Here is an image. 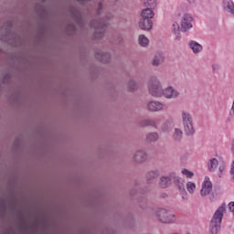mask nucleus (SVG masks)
I'll use <instances>...</instances> for the list:
<instances>
[{
    "instance_id": "6",
    "label": "nucleus",
    "mask_w": 234,
    "mask_h": 234,
    "mask_svg": "<svg viewBox=\"0 0 234 234\" xmlns=\"http://www.w3.org/2000/svg\"><path fill=\"white\" fill-rule=\"evenodd\" d=\"M69 15L80 28H85V21H83V14L80 9L71 6L69 7Z\"/></svg>"
},
{
    "instance_id": "43",
    "label": "nucleus",
    "mask_w": 234,
    "mask_h": 234,
    "mask_svg": "<svg viewBox=\"0 0 234 234\" xmlns=\"http://www.w3.org/2000/svg\"><path fill=\"white\" fill-rule=\"evenodd\" d=\"M103 234H114V230L111 229H107Z\"/></svg>"
},
{
    "instance_id": "3",
    "label": "nucleus",
    "mask_w": 234,
    "mask_h": 234,
    "mask_svg": "<svg viewBox=\"0 0 234 234\" xmlns=\"http://www.w3.org/2000/svg\"><path fill=\"white\" fill-rule=\"evenodd\" d=\"M225 212L226 204H223L217 209L211 219L209 234H218V231H220V225L222 224V218H224Z\"/></svg>"
},
{
    "instance_id": "42",
    "label": "nucleus",
    "mask_w": 234,
    "mask_h": 234,
    "mask_svg": "<svg viewBox=\"0 0 234 234\" xmlns=\"http://www.w3.org/2000/svg\"><path fill=\"white\" fill-rule=\"evenodd\" d=\"M123 42V37L122 35H119L117 37V43H122Z\"/></svg>"
},
{
    "instance_id": "34",
    "label": "nucleus",
    "mask_w": 234,
    "mask_h": 234,
    "mask_svg": "<svg viewBox=\"0 0 234 234\" xmlns=\"http://www.w3.org/2000/svg\"><path fill=\"white\" fill-rule=\"evenodd\" d=\"M35 10L38 16H45L47 14V10L41 4H37L35 7Z\"/></svg>"
},
{
    "instance_id": "11",
    "label": "nucleus",
    "mask_w": 234,
    "mask_h": 234,
    "mask_svg": "<svg viewBox=\"0 0 234 234\" xmlns=\"http://www.w3.org/2000/svg\"><path fill=\"white\" fill-rule=\"evenodd\" d=\"M171 176L174 184L178 187L180 193H186V180L182 179V177L178 176L175 172L171 173Z\"/></svg>"
},
{
    "instance_id": "41",
    "label": "nucleus",
    "mask_w": 234,
    "mask_h": 234,
    "mask_svg": "<svg viewBox=\"0 0 234 234\" xmlns=\"http://www.w3.org/2000/svg\"><path fill=\"white\" fill-rule=\"evenodd\" d=\"M212 69L214 70V72H218V70H220V65L213 64L212 65Z\"/></svg>"
},
{
    "instance_id": "26",
    "label": "nucleus",
    "mask_w": 234,
    "mask_h": 234,
    "mask_svg": "<svg viewBox=\"0 0 234 234\" xmlns=\"http://www.w3.org/2000/svg\"><path fill=\"white\" fill-rule=\"evenodd\" d=\"M208 171L211 173H214V171L217 170V167H218V160L217 158L210 159L207 164Z\"/></svg>"
},
{
    "instance_id": "10",
    "label": "nucleus",
    "mask_w": 234,
    "mask_h": 234,
    "mask_svg": "<svg viewBox=\"0 0 234 234\" xmlns=\"http://www.w3.org/2000/svg\"><path fill=\"white\" fill-rule=\"evenodd\" d=\"M162 96L166 98V100H175V98H178L180 96V92L172 86H168L163 90Z\"/></svg>"
},
{
    "instance_id": "15",
    "label": "nucleus",
    "mask_w": 234,
    "mask_h": 234,
    "mask_svg": "<svg viewBox=\"0 0 234 234\" xmlns=\"http://www.w3.org/2000/svg\"><path fill=\"white\" fill-rule=\"evenodd\" d=\"M139 28H141V30H146L147 32L153 30V20L141 17L139 20Z\"/></svg>"
},
{
    "instance_id": "18",
    "label": "nucleus",
    "mask_w": 234,
    "mask_h": 234,
    "mask_svg": "<svg viewBox=\"0 0 234 234\" xmlns=\"http://www.w3.org/2000/svg\"><path fill=\"white\" fill-rule=\"evenodd\" d=\"M95 58H97L99 61H101V63H109V61H111V53L97 50Z\"/></svg>"
},
{
    "instance_id": "38",
    "label": "nucleus",
    "mask_w": 234,
    "mask_h": 234,
    "mask_svg": "<svg viewBox=\"0 0 234 234\" xmlns=\"http://www.w3.org/2000/svg\"><path fill=\"white\" fill-rule=\"evenodd\" d=\"M182 175H185V176H186V178H193V176H195V174L187 169H183L182 170Z\"/></svg>"
},
{
    "instance_id": "16",
    "label": "nucleus",
    "mask_w": 234,
    "mask_h": 234,
    "mask_svg": "<svg viewBox=\"0 0 234 234\" xmlns=\"http://www.w3.org/2000/svg\"><path fill=\"white\" fill-rule=\"evenodd\" d=\"M165 61V56L162 52H157L154 56L152 59V65L153 67H160V65H164V62Z\"/></svg>"
},
{
    "instance_id": "14",
    "label": "nucleus",
    "mask_w": 234,
    "mask_h": 234,
    "mask_svg": "<svg viewBox=\"0 0 234 234\" xmlns=\"http://www.w3.org/2000/svg\"><path fill=\"white\" fill-rule=\"evenodd\" d=\"M173 184V176L171 173L168 176H162L159 179V186L162 189H167Z\"/></svg>"
},
{
    "instance_id": "5",
    "label": "nucleus",
    "mask_w": 234,
    "mask_h": 234,
    "mask_svg": "<svg viewBox=\"0 0 234 234\" xmlns=\"http://www.w3.org/2000/svg\"><path fill=\"white\" fill-rule=\"evenodd\" d=\"M148 92L150 96L154 98H162L164 88H162V82L156 77H152L148 80Z\"/></svg>"
},
{
    "instance_id": "23",
    "label": "nucleus",
    "mask_w": 234,
    "mask_h": 234,
    "mask_svg": "<svg viewBox=\"0 0 234 234\" xmlns=\"http://www.w3.org/2000/svg\"><path fill=\"white\" fill-rule=\"evenodd\" d=\"M223 7L226 12L234 16V3L231 0H225L223 2Z\"/></svg>"
},
{
    "instance_id": "40",
    "label": "nucleus",
    "mask_w": 234,
    "mask_h": 234,
    "mask_svg": "<svg viewBox=\"0 0 234 234\" xmlns=\"http://www.w3.org/2000/svg\"><path fill=\"white\" fill-rule=\"evenodd\" d=\"M161 131L163 133H167L169 131V122H165L162 126H161Z\"/></svg>"
},
{
    "instance_id": "19",
    "label": "nucleus",
    "mask_w": 234,
    "mask_h": 234,
    "mask_svg": "<svg viewBox=\"0 0 234 234\" xmlns=\"http://www.w3.org/2000/svg\"><path fill=\"white\" fill-rule=\"evenodd\" d=\"M156 8L146 7L141 12V18L143 19H153L154 17V11Z\"/></svg>"
},
{
    "instance_id": "45",
    "label": "nucleus",
    "mask_w": 234,
    "mask_h": 234,
    "mask_svg": "<svg viewBox=\"0 0 234 234\" xmlns=\"http://www.w3.org/2000/svg\"><path fill=\"white\" fill-rule=\"evenodd\" d=\"M196 2H197V0H188V3H189L190 5H195Z\"/></svg>"
},
{
    "instance_id": "12",
    "label": "nucleus",
    "mask_w": 234,
    "mask_h": 234,
    "mask_svg": "<svg viewBox=\"0 0 234 234\" xmlns=\"http://www.w3.org/2000/svg\"><path fill=\"white\" fill-rule=\"evenodd\" d=\"M211 191H213V185L209 181V178L207 177L201 188V197H207V195L211 194Z\"/></svg>"
},
{
    "instance_id": "32",
    "label": "nucleus",
    "mask_w": 234,
    "mask_h": 234,
    "mask_svg": "<svg viewBox=\"0 0 234 234\" xmlns=\"http://www.w3.org/2000/svg\"><path fill=\"white\" fill-rule=\"evenodd\" d=\"M27 229H28V226L25 225V219L19 217V230L21 233L27 234Z\"/></svg>"
},
{
    "instance_id": "47",
    "label": "nucleus",
    "mask_w": 234,
    "mask_h": 234,
    "mask_svg": "<svg viewBox=\"0 0 234 234\" xmlns=\"http://www.w3.org/2000/svg\"><path fill=\"white\" fill-rule=\"evenodd\" d=\"M114 1H120V0H114Z\"/></svg>"
},
{
    "instance_id": "39",
    "label": "nucleus",
    "mask_w": 234,
    "mask_h": 234,
    "mask_svg": "<svg viewBox=\"0 0 234 234\" xmlns=\"http://www.w3.org/2000/svg\"><path fill=\"white\" fill-rule=\"evenodd\" d=\"M102 11H103V3L99 2L98 7H97V16H101Z\"/></svg>"
},
{
    "instance_id": "29",
    "label": "nucleus",
    "mask_w": 234,
    "mask_h": 234,
    "mask_svg": "<svg viewBox=\"0 0 234 234\" xmlns=\"http://www.w3.org/2000/svg\"><path fill=\"white\" fill-rule=\"evenodd\" d=\"M11 81H12V75L10 73L5 74L3 80H0V90L3 85H10Z\"/></svg>"
},
{
    "instance_id": "27",
    "label": "nucleus",
    "mask_w": 234,
    "mask_h": 234,
    "mask_svg": "<svg viewBox=\"0 0 234 234\" xmlns=\"http://www.w3.org/2000/svg\"><path fill=\"white\" fill-rule=\"evenodd\" d=\"M143 5L145 8H156L158 0H143Z\"/></svg>"
},
{
    "instance_id": "7",
    "label": "nucleus",
    "mask_w": 234,
    "mask_h": 234,
    "mask_svg": "<svg viewBox=\"0 0 234 234\" xmlns=\"http://www.w3.org/2000/svg\"><path fill=\"white\" fill-rule=\"evenodd\" d=\"M146 107L150 112H160L162 111H167V105L158 101H148Z\"/></svg>"
},
{
    "instance_id": "44",
    "label": "nucleus",
    "mask_w": 234,
    "mask_h": 234,
    "mask_svg": "<svg viewBox=\"0 0 234 234\" xmlns=\"http://www.w3.org/2000/svg\"><path fill=\"white\" fill-rule=\"evenodd\" d=\"M218 169H219V172L222 173V171H224V169L226 168L224 165H220Z\"/></svg>"
},
{
    "instance_id": "8",
    "label": "nucleus",
    "mask_w": 234,
    "mask_h": 234,
    "mask_svg": "<svg viewBox=\"0 0 234 234\" xmlns=\"http://www.w3.org/2000/svg\"><path fill=\"white\" fill-rule=\"evenodd\" d=\"M193 16L189 14H185L181 18V32H187L193 28Z\"/></svg>"
},
{
    "instance_id": "17",
    "label": "nucleus",
    "mask_w": 234,
    "mask_h": 234,
    "mask_svg": "<svg viewBox=\"0 0 234 234\" xmlns=\"http://www.w3.org/2000/svg\"><path fill=\"white\" fill-rule=\"evenodd\" d=\"M158 176H160V170L158 169H154L146 172L145 178L147 184H153V182H154L155 178H158Z\"/></svg>"
},
{
    "instance_id": "22",
    "label": "nucleus",
    "mask_w": 234,
    "mask_h": 234,
    "mask_svg": "<svg viewBox=\"0 0 234 234\" xmlns=\"http://www.w3.org/2000/svg\"><path fill=\"white\" fill-rule=\"evenodd\" d=\"M188 47L192 49L194 54H199V52L203 49L202 45L195 40L190 41L188 43Z\"/></svg>"
},
{
    "instance_id": "4",
    "label": "nucleus",
    "mask_w": 234,
    "mask_h": 234,
    "mask_svg": "<svg viewBox=\"0 0 234 234\" xmlns=\"http://www.w3.org/2000/svg\"><path fill=\"white\" fill-rule=\"evenodd\" d=\"M155 218L161 224H176V215L169 209L158 208L155 211Z\"/></svg>"
},
{
    "instance_id": "9",
    "label": "nucleus",
    "mask_w": 234,
    "mask_h": 234,
    "mask_svg": "<svg viewBox=\"0 0 234 234\" xmlns=\"http://www.w3.org/2000/svg\"><path fill=\"white\" fill-rule=\"evenodd\" d=\"M147 152L144 150H137L132 157V162L140 165L142 164H145V162H147Z\"/></svg>"
},
{
    "instance_id": "37",
    "label": "nucleus",
    "mask_w": 234,
    "mask_h": 234,
    "mask_svg": "<svg viewBox=\"0 0 234 234\" xmlns=\"http://www.w3.org/2000/svg\"><path fill=\"white\" fill-rule=\"evenodd\" d=\"M6 211V201L5 198L0 197V213H5Z\"/></svg>"
},
{
    "instance_id": "1",
    "label": "nucleus",
    "mask_w": 234,
    "mask_h": 234,
    "mask_svg": "<svg viewBox=\"0 0 234 234\" xmlns=\"http://www.w3.org/2000/svg\"><path fill=\"white\" fill-rule=\"evenodd\" d=\"M0 41L12 47H23L25 39L22 35L12 32V21L5 22L0 27Z\"/></svg>"
},
{
    "instance_id": "46",
    "label": "nucleus",
    "mask_w": 234,
    "mask_h": 234,
    "mask_svg": "<svg viewBox=\"0 0 234 234\" xmlns=\"http://www.w3.org/2000/svg\"><path fill=\"white\" fill-rule=\"evenodd\" d=\"M232 151H233V153H234V144H232Z\"/></svg>"
},
{
    "instance_id": "25",
    "label": "nucleus",
    "mask_w": 234,
    "mask_h": 234,
    "mask_svg": "<svg viewBox=\"0 0 234 234\" xmlns=\"http://www.w3.org/2000/svg\"><path fill=\"white\" fill-rule=\"evenodd\" d=\"M180 31H182V26H179L178 23L175 22L172 25V32H174L175 36H176V39H177V41H180Z\"/></svg>"
},
{
    "instance_id": "24",
    "label": "nucleus",
    "mask_w": 234,
    "mask_h": 234,
    "mask_svg": "<svg viewBox=\"0 0 234 234\" xmlns=\"http://www.w3.org/2000/svg\"><path fill=\"white\" fill-rule=\"evenodd\" d=\"M184 136V132L180 128H175L172 133V138L174 142H181Z\"/></svg>"
},
{
    "instance_id": "21",
    "label": "nucleus",
    "mask_w": 234,
    "mask_h": 234,
    "mask_svg": "<svg viewBox=\"0 0 234 234\" xmlns=\"http://www.w3.org/2000/svg\"><path fill=\"white\" fill-rule=\"evenodd\" d=\"M183 129L186 136H195V133H197L195 130V122L190 124H183Z\"/></svg>"
},
{
    "instance_id": "20",
    "label": "nucleus",
    "mask_w": 234,
    "mask_h": 234,
    "mask_svg": "<svg viewBox=\"0 0 234 234\" xmlns=\"http://www.w3.org/2000/svg\"><path fill=\"white\" fill-rule=\"evenodd\" d=\"M140 127H154L158 129V123L153 119H144L139 122Z\"/></svg>"
},
{
    "instance_id": "30",
    "label": "nucleus",
    "mask_w": 234,
    "mask_h": 234,
    "mask_svg": "<svg viewBox=\"0 0 234 234\" xmlns=\"http://www.w3.org/2000/svg\"><path fill=\"white\" fill-rule=\"evenodd\" d=\"M138 87H139V85H138L136 80H134L133 79L128 80V83H127L128 90H132V91L133 90H138Z\"/></svg>"
},
{
    "instance_id": "35",
    "label": "nucleus",
    "mask_w": 234,
    "mask_h": 234,
    "mask_svg": "<svg viewBox=\"0 0 234 234\" xmlns=\"http://www.w3.org/2000/svg\"><path fill=\"white\" fill-rule=\"evenodd\" d=\"M186 189L190 195H193V193H195V189H197V185L193 182H188L186 183Z\"/></svg>"
},
{
    "instance_id": "28",
    "label": "nucleus",
    "mask_w": 234,
    "mask_h": 234,
    "mask_svg": "<svg viewBox=\"0 0 234 234\" xmlns=\"http://www.w3.org/2000/svg\"><path fill=\"white\" fill-rule=\"evenodd\" d=\"M159 138L158 133L152 132L146 134L145 140L151 144L152 142H157Z\"/></svg>"
},
{
    "instance_id": "36",
    "label": "nucleus",
    "mask_w": 234,
    "mask_h": 234,
    "mask_svg": "<svg viewBox=\"0 0 234 234\" xmlns=\"http://www.w3.org/2000/svg\"><path fill=\"white\" fill-rule=\"evenodd\" d=\"M139 207L141 209H147V197H141L139 199Z\"/></svg>"
},
{
    "instance_id": "13",
    "label": "nucleus",
    "mask_w": 234,
    "mask_h": 234,
    "mask_svg": "<svg viewBox=\"0 0 234 234\" xmlns=\"http://www.w3.org/2000/svg\"><path fill=\"white\" fill-rule=\"evenodd\" d=\"M181 122L183 125H188L194 123L193 115L187 110L181 111Z\"/></svg>"
},
{
    "instance_id": "33",
    "label": "nucleus",
    "mask_w": 234,
    "mask_h": 234,
    "mask_svg": "<svg viewBox=\"0 0 234 234\" xmlns=\"http://www.w3.org/2000/svg\"><path fill=\"white\" fill-rule=\"evenodd\" d=\"M138 41H139V45H141V47H147V45H149V38H147V37H145V35H140Z\"/></svg>"
},
{
    "instance_id": "31",
    "label": "nucleus",
    "mask_w": 234,
    "mask_h": 234,
    "mask_svg": "<svg viewBox=\"0 0 234 234\" xmlns=\"http://www.w3.org/2000/svg\"><path fill=\"white\" fill-rule=\"evenodd\" d=\"M66 34H68V36H74V34H76V26L74 23H70L67 26Z\"/></svg>"
},
{
    "instance_id": "2",
    "label": "nucleus",
    "mask_w": 234,
    "mask_h": 234,
    "mask_svg": "<svg viewBox=\"0 0 234 234\" xmlns=\"http://www.w3.org/2000/svg\"><path fill=\"white\" fill-rule=\"evenodd\" d=\"M114 16L108 13L105 16V19H94L90 23V28H94V37L95 39H101L105 34V28H107V21H112Z\"/></svg>"
}]
</instances>
